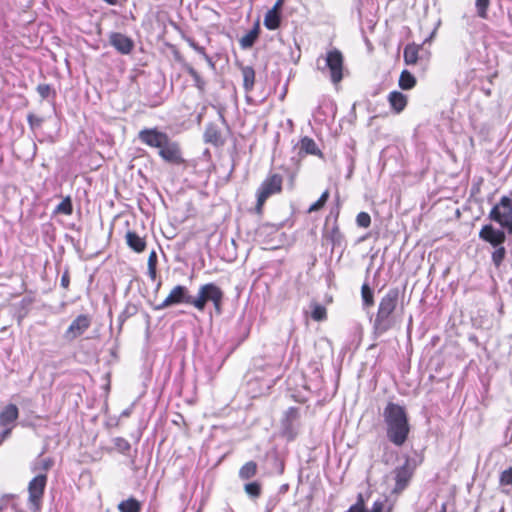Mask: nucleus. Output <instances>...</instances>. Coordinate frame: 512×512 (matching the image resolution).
Wrapping results in <instances>:
<instances>
[{
	"instance_id": "49",
	"label": "nucleus",
	"mask_w": 512,
	"mask_h": 512,
	"mask_svg": "<svg viewBox=\"0 0 512 512\" xmlns=\"http://www.w3.org/2000/svg\"><path fill=\"white\" fill-rule=\"evenodd\" d=\"M346 512H367L366 509H363V508H359V507H355V506H350L349 509L346 511Z\"/></svg>"
},
{
	"instance_id": "9",
	"label": "nucleus",
	"mask_w": 512,
	"mask_h": 512,
	"mask_svg": "<svg viewBox=\"0 0 512 512\" xmlns=\"http://www.w3.org/2000/svg\"><path fill=\"white\" fill-rule=\"evenodd\" d=\"M47 474H38L28 483V505L33 512H39L42 507Z\"/></svg>"
},
{
	"instance_id": "27",
	"label": "nucleus",
	"mask_w": 512,
	"mask_h": 512,
	"mask_svg": "<svg viewBox=\"0 0 512 512\" xmlns=\"http://www.w3.org/2000/svg\"><path fill=\"white\" fill-rule=\"evenodd\" d=\"M264 26L268 30H277L281 26V13L268 10L264 16Z\"/></svg>"
},
{
	"instance_id": "47",
	"label": "nucleus",
	"mask_w": 512,
	"mask_h": 512,
	"mask_svg": "<svg viewBox=\"0 0 512 512\" xmlns=\"http://www.w3.org/2000/svg\"><path fill=\"white\" fill-rule=\"evenodd\" d=\"M352 506L366 509L365 499L361 493L358 494L356 503L353 504Z\"/></svg>"
},
{
	"instance_id": "48",
	"label": "nucleus",
	"mask_w": 512,
	"mask_h": 512,
	"mask_svg": "<svg viewBox=\"0 0 512 512\" xmlns=\"http://www.w3.org/2000/svg\"><path fill=\"white\" fill-rule=\"evenodd\" d=\"M285 0H276L273 7L270 9L271 11L281 13L282 7L284 5Z\"/></svg>"
},
{
	"instance_id": "28",
	"label": "nucleus",
	"mask_w": 512,
	"mask_h": 512,
	"mask_svg": "<svg viewBox=\"0 0 512 512\" xmlns=\"http://www.w3.org/2000/svg\"><path fill=\"white\" fill-rule=\"evenodd\" d=\"M137 312H138L137 305H135L133 303L126 304L123 311L118 316V322H119L120 328L129 318L136 315Z\"/></svg>"
},
{
	"instance_id": "40",
	"label": "nucleus",
	"mask_w": 512,
	"mask_h": 512,
	"mask_svg": "<svg viewBox=\"0 0 512 512\" xmlns=\"http://www.w3.org/2000/svg\"><path fill=\"white\" fill-rule=\"evenodd\" d=\"M356 223L359 227L368 228L371 225V217L367 212H360L356 216Z\"/></svg>"
},
{
	"instance_id": "29",
	"label": "nucleus",
	"mask_w": 512,
	"mask_h": 512,
	"mask_svg": "<svg viewBox=\"0 0 512 512\" xmlns=\"http://www.w3.org/2000/svg\"><path fill=\"white\" fill-rule=\"evenodd\" d=\"M493 248H494V251L491 254V260H492L493 265L496 268H499L502 265V263L504 262V259L506 257V253H507L506 248L503 246V244L501 246H495Z\"/></svg>"
},
{
	"instance_id": "26",
	"label": "nucleus",
	"mask_w": 512,
	"mask_h": 512,
	"mask_svg": "<svg viewBox=\"0 0 512 512\" xmlns=\"http://www.w3.org/2000/svg\"><path fill=\"white\" fill-rule=\"evenodd\" d=\"M416 84H417V80L410 71L403 70L400 73L399 80H398V86L402 90H411L416 86Z\"/></svg>"
},
{
	"instance_id": "3",
	"label": "nucleus",
	"mask_w": 512,
	"mask_h": 512,
	"mask_svg": "<svg viewBox=\"0 0 512 512\" xmlns=\"http://www.w3.org/2000/svg\"><path fill=\"white\" fill-rule=\"evenodd\" d=\"M294 149L297 150V157L291 158L293 168L281 165L280 169L287 175L288 184L291 188H294L297 176L302 167V160L308 156H315L321 160L325 159V155L322 150L318 147L315 140L309 136H303L295 144Z\"/></svg>"
},
{
	"instance_id": "50",
	"label": "nucleus",
	"mask_w": 512,
	"mask_h": 512,
	"mask_svg": "<svg viewBox=\"0 0 512 512\" xmlns=\"http://www.w3.org/2000/svg\"><path fill=\"white\" fill-rule=\"evenodd\" d=\"M104 1L109 5H117L118 4V0H104Z\"/></svg>"
},
{
	"instance_id": "36",
	"label": "nucleus",
	"mask_w": 512,
	"mask_h": 512,
	"mask_svg": "<svg viewBox=\"0 0 512 512\" xmlns=\"http://www.w3.org/2000/svg\"><path fill=\"white\" fill-rule=\"evenodd\" d=\"M185 40L194 51L202 55L211 66H214V63L212 62L211 58L206 53L205 47L198 45V43H196L195 40L190 37H187Z\"/></svg>"
},
{
	"instance_id": "18",
	"label": "nucleus",
	"mask_w": 512,
	"mask_h": 512,
	"mask_svg": "<svg viewBox=\"0 0 512 512\" xmlns=\"http://www.w3.org/2000/svg\"><path fill=\"white\" fill-rule=\"evenodd\" d=\"M387 101L391 107V110L395 114H400L407 107L408 97L404 93L394 90L388 94Z\"/></svg>"
},
{
	"instance_id": "44",
	"label": "nucleus",
	"mask_w": 512,
	"mask_h": 512,
	"mask_svg": "<svg viewBox=\"0 0 512 512\" xmlns=\"http://www.w3.org/2000/svg\"><path fill=\"white\" fill-rule=\"evenodd\" d=\"M114 443L116 448L122 453L128 452L131 448L130 443L122 437H117Z\"/></svg>"
},
{
	"instance_id": "17",
	"label": "nucleus",
	"mask_w": 512,
	"mask_h": 512,
	"mask_svg": "<svg viewBox=\"0 0 512 512\" xmlns=\"http://www.w3.org/2000/svg\"><path fill=\"white\" fill-rule=\"evenodd\" d=\"M109 43L123 55L130 54L134 49L133 40L119 32H113L109 35Z\"/></svg>"
},
{
	"instance_id": "11",
	"label": "nucleus",
	"mask_w": 512,
	"mask_h": 512,
	"mask_svg": "<svg viewBox=\"0 0 512 512\" xmlns=\"http://www.w3.org/2000/svg\"><path fill=\"white\" fill-rule=\"evenodd\" d=\"M299 416V409L297 407H290L285 411L281 419V436L289 442L297 437L296 422Z\"/></svg>"
},
{
	"instance_id": "15",
	"label": "nucleus",
	"mask_w": 512,
	"mask_h": 512,
	"mask_svg": "<svg viewBox=\"0 0 512 512\" xmlns=\"http://www.w3.org/2000/svg\"><path fill=\"white\" fill-rule=\"evenodd\" d=\"M394 475H395L394 492L400 493L408 486V484L413 476V468L410 464L409 459H407L402 466L395 468Z\"/></svg>"
},
{
	"instance_id": "22",
	"label": "nucleus",
	"mask_w": 512,
	"mask_h": 512,
	"mask_svg": "<svg viewBox=\"0 0 512 512\" xmlns=\"http://www.w3.org/2000/svg\"><path fill=\"white\" fill-rule=\"evenodd\" d=\"M185 71L192 77L194 81V86L197 88V90L200 93H204L206 90V81L205 79L199 74V72L190 64L185 63L183 65Z\"/></svg>"
},
{
	"instance_id": "19",
	"label": "nucleus",
	"mask_w": 512,
	"mask_h": 512,
	"mask_svg": "<svg viewBox=\"0 0 512 512\" xmlns=\"http://www.w3.org/2000/svg\"><path fill=\"white\" fill-rule=\"evenodd\" d=\"M125 240L127 246L135 253H142L146 249L147 243L145 237L139 236L135 231H127Z\"/></svg>"
},
{
	"instance_id": "5",
	"label": "nucleus",
	"mask_w": 512,
	"mask_h": 512,
	"mask_svg": "<svg viewBox=\"0 0 512 512\" xmlns=\"http://www.w3.org/2000/svg\"><path fill=\"white\" fill-rule=\"evenodd\" d=\"M399 300V290L390 289L380 300L376 317L374 320V329L377 333L383 334L391 328L389 318L397 308Z\"/></svg>"
},
{
	"instance_id": "23",
	"label": "nucleus",
	"mask_w": 512,
	"mask_h": 512,
	"mask_svg": "<svg viewBox=\"0 0 512 512\" xmlns=\"http://www.w3.org/2000/svg\"><path fill=\"white\" fill-rule=\"evenodd\" d=\"M241 73L243 76V87L246 92L253 90L255 85V70L252 66H241Z\"/></svg>"
},
{
	"instance_id": "16",
	"label": "nucleus",
	"mask_w": 512,
	"mask_h": 512,
	"mask_svg": "<svg viewBox=\"0 0 512 512\" xmlns=\"http://www.w3.org/2000/svg\"><path fill=\"white\" fill-rule=\"evenodd\" d=\"M19 417V409L15 404H7L0 411V426L5 428L4 436L8 435L14 427L15 421Z\"/></svg>"
},
{
	"instance_id": "4",
	"label": "nucleus",
	"mask_w": 512,
	"mask_h": 512,
	"mask_svg": "<svg viewBox=\"0 0 512 512\" xmlns=\"http://www.w3.org/2000/svg\"><path fill=\"white\" fill-rule=\"evenodd\" d=\"M284 177L278 172H270L260 183L256 190V203L254 206V213L258 216H262L264 213V207L267 200L274 196L279 195L283 192Z\"/></svg>"
},
{
	"instance_id": "34",
	"label": "nucleus",
	"mask_w": 512,
	"mask_h": 512,
	"mask_svg": "<svg viewBox=\"0 0 512 512\" xmlns=\"http://www.w3.org/2000/svg\"><path fill=\"white\" fill-rule=\"evenodd\" d=\"M311 317L315 321H324L327 319V310L323 305L318 303L313 304Z\"/></svg>"
},
{
	"instance_id": "37",
	"label": "nucleus",
	"mask_w": 512,
	"mask_h": 512,
	"mask_svg": "<svg viewBox=\"0 0 512 512\" xmlns=\"http://www.w3.org/2000/svg\"><path fill=\"white\" fill-rule=\"evenodd\" d=\"M244 490L252 498H258L262 493L261 484L257 481L245 484Z\"/></svg>"
},
{
	"instance_id": "24",
	"label": "nucleus",
	"mask_w": 512,
	"mask_h": 512,
	"mask_svg": "<svg viewBox=\"0 0 512 512\" xmlns=\"http://www.w3.org/2000/svg\"><path fill=\"white\" fill-rule=\"evenodd\" d=\"M258 472V465L255 461H248L246 463H244L239 471H238V475H239V478L242 479V480H249L251 478H253L254 476H256Z\"/></svg>"
},
{
	"instance_id": "7",
	"label": "nucleus",
	"mask_w": 512,
	"mask_h": 512,
	"mask_svg": "<svg viewBox=\"0 0 512 512\" xmlns=\"http://www.w3.org/2000/svg\"><path fill=\"white\" fill-rule=\"evenodd\" d=\"M488 217L512 234V198L506 195L502 196L499 202L492 207Z\"/></svg>"
},
{
	"instance_id": "10",
	"label": "nucleus",
	"mask_w": 512,
	"mask_h": 512,
	"mask_svg": "<svg viewBox=\"0 0 512 512\" xmlns=\"http://www.w3.org/2000/svg\"><path fill=\"white\" fill-rule=\"evenodd\" d=\"M325 66L329 71L330 80L334 86H338L344 78V55L337 49L326 52Z\"/></svg>"
},
{
	"instance_id": "52",
	"label": "nucleus",
	"mask_w": 512,
	"mask_h": 512,
	"mask_svg": "<svg viewBox=\"0 0 512 512\" xmlns=\"http://www.w3.org/2000/svg\"><path fill=\"white\" fill-rule=\"evenodd\" d=\"M440 512H446V504H442Z\"/></svg>"
},
{
	"instance_id": "38",
	"label": "nucleus",
	"mask_w": 512,
	"mask_h": 512,
	"mask_svg": "<svg viewBox=\"0 0 512 512\" xmlns=\"http://www.w3.org/2000/svg\"><path fill=\"white\" fill-rule=\"evenodd\" d=\"M475 7L477 10V15L481 19L488 18V9L490 7V0H476Z\"/></svg>"
},
{
	"instance_id": "42",
	"label": "nucleus",
	"mask_w": 512,
	"mask_h": 512,
	"mask_svg": "<svg viewBox=\"0 0 512 512\" xmlns=\"http://www.w3.org/2000/svg\"><path fill=\"white\" fill-rule=\"evenodd\" d=\"M37 92L43 99H46L51 95L55 96V92L52 90L49 84H39L37 86Z\"/></svg>"
},
{
	"instance_id": "43",
	"label": "nucleus",
	"mask_w": 512,
	"mask_h": 512,
	"mask_svg": "<svg viewBox=\"0 0 512 512\" xmlns=\"http://www.w3.org/2000/svg\"><path fill=\"white\" fill-rule=\"evenodd\" d=\"M53 465H54V461L52 460V458L47 457V458L42 459L39 462L38 466H36L33 470L34 471L43 470L46 473L48 470H50L52 468Z\"/></svg>"
},
{
	"instance_id": "14",
	"label": "nucleus",
	"mask_w": 512,
	"mask_h": 512,
	"mask_svg": "<svg viewBox=\"0 0 512 512\" xmlns=\"http://www.w3.org/2000/svg\"><path fill=\"white\" fill-rule=\"evenodd\" d=\"M505 229H497L492 224L483 225L479 231V238L492 247L501 246L506 241Z\"/></svg>"
},
{
	"instance_id": "21",
	"label": "nucleus",
	"mask_w": 512,
	"mask_h": 512,
	"mask_svg": "<svg viewBox=\"0 0 512 512\" xmlns=\"http://www.w3.org/2000/svg\"><path fill=\"white\" fill-rule=\"evenodd\" d=\"M260 34V24L259 21H256L253 28L246 33L244 36H242L239 40L240 46L243 49H249L251 48L256 40L258 39Z\"/></svg>"
},
{
	"instance_id": "13",
	"label": "nucleus",
	"mask_w": 512,
	"mask_h": 512,
	"mask_svg": "<svg viewBox=\"0 0 512 512\" xmlns=\"http://www.w3.org/2000/svg\"><path fill=\"white\" fill-rule=\"evenodd\" d=\"M91 324L92 317L90 315L80 314L68 326L64 336L67 340L73 341L83 335L90 328Z\"/></svg>"
},
{
	"instance_id": "25",
	"label": "nucleus",
	"mask_w": 512,
	"mask_h": 512,
	"mask_svg": "<svg viewBox=\"0 0 512 512\" xmlns=\"http://www.w3.org/2000/svg\"><path fill=\"white\" fill-rule=\"evenodd\" d=\"M119 512H141L142 504L135 497L121 501L117 506Z\"/></svg>"
},
{
	"instance_id": "12",
	"label": "nucleus",
	"mask_w": 512,
	"mask_h": 512,
	"mask_svg": "<svg viewBox=\"0 0 512 512\" xmlns=\"http://www.w3.org/2000/svg\"><path fill=\"white\" fill-rule=\"evenodd\" d=\"M191 302L192 296L189 294L188 288L183 285H176L156 309L161 310L177 304L191 305Z\"/></svg>"
},
{
	"instance_id": "1",
	"label": "nucleus",
	"mask_w": 512,
	"mask_h": 512,
	"mask_svg": "<svg viewBox=\"0 0 512 512\" xmlns=\"http://www.w3.org/2000/svg\"><path fill=\"white\" fill-rule=\"evenodd\" d=\"M138 139L150 148L158 150L160 158L171 165H185L179 142L172 140L169 135L157 128H144L139 131Z\"/></svg>"
},
{
	"instance_id": "8",
	"label": "nucleus",
	"mask_w": 512,
	"mask_h": 512,
	"mask_svg": "<svg viewBox=\"0 0 512 512\" xmlns=\"http://www.w3.org/2000/svg\"><path fill=\"white\" fill-rule=\"evenodd\" d=\"M403 60L408 66L420 65L425 70L429 66L431 52L424 47V44L408 43L404 47Z\"/></svg>"
},
{
	"instance_id": "41",
	"label": "nucleus",
	"mask_w": 512,
	"mask_h": 512,
	"mask_svg": "<svg viewBox=\"0 0 512 512\" xmlns=\"http://www.w3.org/2000/svg\"><path fill=\"white\" fill-rule=\"evenodd\" d=\"M499 484L501 486H512V467H509L500 474Z\"/></svg>"
},
{
	"instance_id": "30",
	"label": "nucleus",
	"mask_w": 512,
	"mask_h": 512,
	"mask_svg": "<svg viewBox=\"0 0 512 512\" xmlns=\"http://www.w3.org/2000/svg\"><path fill=\"white\" fill-rule=\"evenodd\" d=\"M157 253L155 250H152L148 256V276L152 281H155L157 278Z\"/></svg>"
},
{
	"instance_id": "31",
	"label": "nucleus",
	"mask_w": 512,
	"mask_h": 512,
	"mask_svg": "<svg viewBox=\"0 0 512 512\" xmlns=\"http://www.w3.org/2000/svg\"><path fill=\"white\" fill-rule=\"evenodd\" d=\"M329 197H330L329 190H325L321 194L319 199L309 206L307 212L312 213V212H317V211L321 210L326 205Z\"/></svg>"
},
{
	"instance_id": "35",
	"label": "nucleus",
	"mask_w": 512,
	"mask_h": 512,
	"mask_svg": "<svg viewBox=\"0 0 512 512\" xmlns=\"http://www.w3.org/2000/svg\"><path fill=\"white\" fill-rule=\"evenodd\" d=\"M326 238L332 243L333 246L340 245L343 240V235L340 228L335 224L330 232L326 235Z\"/></svg>"
},
{
	"instance_id": "46",
	"label": "nucleus",
	"mask_w": 512,
	"mask_h": 512,
	"mask_svg": "<svg viewBox=\"0 0 512 512\" xmlns=\"http://www.w3.org/2000/svg\"><path fill=\"white\" fill-rule=\"evenodd\" d=\"M383 509H384V501L378 500L373 503L371 511H367V512H383Z\"/></svg>"
},
{
	"instance_id": "33",
	"label": "nucleus",
	"mask_w": 512,
	"mask_h": 512,
	"mask_svg": "<svg viewBox=\"0 0 512 512\" xmlns=\"http://www.w3.org/2000/svg\"><path fill=\"white\" fill-rule=\"evenodd\" d=\"M56 213L71 215L73 213V205L70 196L65 197L56 207Z\"/></svg>"
},
{
	"instance_id": "20",
	"label": "nucleus",
	"mask_w": 512,
	"mask_h": 512,
	"mask_svg": "<svg viewBox=\"0 0 512 512\" xmlns=\"http://www.w3.org/2000/svg\"><path fill=\"white\" fill-rule=\"evenodd\" d=\"M204 140L206 143L212 144L216 147L222 146L225 142L221 131L215 125L207 126L204 132Z\"/></svg>"
},
{
	"instance_id": "45",
	"label": "nucleus",
	"mask_w": 512,
	"mask_h": 512,
	"mask_svg": "<svg viewBox=\"0 0 512 512\" xmlns=\"http://www.w3.org/2000/svg\"><path fill=\"white\" fill-rule=\"evenodd\" d=\"M60 285L63 289L68 290L70 285V270L66 267L62 273Z\"/></svg>"
},
{
	"instance_id": "2",
	"label": "nucleus",
	"mask_w": 512,
	"mask_h": 512,
	"mask_svg": "<svg viewBox=\"0 0 512 512\" xmlns=\"http://www.w3.org/2000/svg\"><path fill=\"white\" fill-rule=\"evenodd\" d=\"M383 418L388 440L398 447L404 445L410 434V424L405 407L388 402L383 410Z\"/></svg>"
},
{
	"instance_id": "51",
	"label": "nucleus",
	"mask_w": 512,
	"mask_h": 512,
	"mask_svg": "<svg viewBox=\"0 0 512 512\" xmlns=\"http://www.w3.org/2000/svg\"><path fill=\"white\" fill-rule=\"evenodd\" d=\"M264 226H265V227L275 228L276 230H278V229L280 228V226H277V225H275V224H268V223H266Z\"/></svg>"
},
{
	"instance_id": "32",
	"label": "nucleus",
	"mask_w": 512,
	"mask_h": 512,
	"mask_svg": "<svg viewBox=\"0 0 512 512\" xmlns=\"http://www.w3.org/2000/svg\"><path fill=\"white\" fill-rule=\"evenodd\" d=\"M361 296L364 306L371 307L374 305V294L367 283H364L361 287Z\"/></svg>"
},
{
	"instance_id": "6",
	"label": "nucleus",
	"mask_w": 512,
	"mask_h": 512,
	"mask_svg": "<svg viewBox=\"0 0 512 512\" xmlns=\"http://www.w3.org/2000/svg\"><path fill=\"white\" fill-rule=\"evenodd\" d=\"M224 299L223 290L214 283H206L199 287L196 297L192 296L191 306L198 311H204L208 302H212L215 312H222V302Z\"/></svg>"
},
{
	"instance_id": "39",
	"label": "nucleus",
	"mask_w": 512,
	"mask_h": 512,
	"mask_svg": "<svg viewBox=\"0 0 512 512\" xmlns=\"http://www.w3.org/2000/svg\"><path fill=\"white\" fill-rule=\"evenodd\" d=\"M27 122L29 124L30 129L32 131H36L37 129L41 128L44 122V118L34 113H29L27 115Z\"/></svg>"
}]
</instances>
